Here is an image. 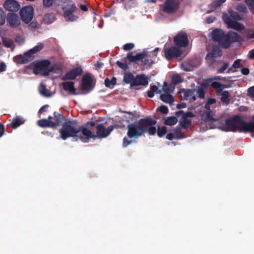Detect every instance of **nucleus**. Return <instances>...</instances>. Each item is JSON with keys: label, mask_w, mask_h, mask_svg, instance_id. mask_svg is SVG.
I'll return each mask as SVG.
<instances>
[{"label": "nucleus", "mask_w": 254, "mask_h": 254, "mask_svg": "<svg viewBox=\"0 0 254 254\" xmlns=\"http://www.w3.org/2000/svg\"><path fill=\"white\" fill-rule=\"evenodd\" d=\"M157 121L150 117L141 119L137 122L129 124L127 126V136L123 138L122 146L127 147L135 142V139L148 133L154 135L156 133L155 125Z\"/></svg>", "instance_id": "nucleus-1"}, {"label": "nucleus", "mask_w": 254, "mask_h": 254, "mask_svg": "<svg viewBox=\"0 0 254 254\" xmlns=\"http://www.w3.org/2000/svg\"><path fill=\"white\" fill-rule=\"evenodd\" d=\"M224 127L226 131L236 132L239 129L240 132H253L250 121L245 122L239 115L226 120Z\"/></svg>", "instance_id": "nucleus-2"}, {"label": "nucleus", "mask_w": 254, "mask_h": 254, "mask_svg": "<svg viewBox=\"0 0 254 254\" xmlns=\"http://www.w3.org/2000/svg\"><path fill=\"white\" fill-rule=\"evenodd\" d=\"M62 9L66 21L73 22L78 18L77 16L74 14L77 8L75 3L71 0H64L62 4Z\"/></svg>", "instance_id": "nucleus-3"}, {"label": "nucleus", "mask_w": 254, "mask_h": 254, "mask_svg": "<svg viewBox=\"0 0 254 254\" xmlns=\"http://www.w3.org/2000/svg\"><path fill=\"white\" fill-rule=\"evenodd\" d=\"M76 124V121L68 120L64 123L62 127L59 130L61 137L63 140L69 137H75L78 135L77 128L73 125Z\"/></svg>", "instance_id": "nucleus-4"}, {"label": "nucleus", "mask_w": 254, "mask_h": 254, "mask_svg": "<svg viewBox=\"0 0 254 254\" xmlns=\"http://www.w3.org/2000/svg\"><path fill=\"white\" fill-rule=\"evenodd\" d=\"M51 62L48 60H44L36 63H31L33 65V71L35 74L41 73L42 75L47 76L55 69V65L50 66Z\"/></svg>", "instance_id": "nucleus-5"}, {"label": "nucleus", "mask_w": 254, "mask_h": 254, "mask_svg": "<svg viewBox=\"0 0 254 254\" xmlns=\"http://www.w3.org/2000/svg\"><path fill=\"white\" fill-rule=\"evenodd\" d=\"M180 2L179 0H165L163 6L162 11L168 14L175 13L179 8Z\"/></svg>", "instance_id": "nucleus-6"}, {"label": "nucleus", "mask_w": 254, "mask_h": 254, "mask_svg": "<svg viewBox=\"0 0 254 254\" xmlns=\"http://www.w3.org/2000/svg\"><path fill=\"white\" fill-rule=\"evenodd\" d=\"M243 41V37L234 31H229L226 33L225 41L223 43V48L228 49L232 43L240 42Z\"/></svg>", "instance_id": "nucleus-7"}, {"label": "nucleus", "mask_w": 254, "mask_h": 254, "mask_svg": "<svg viewBox=\"0 0 254 254\" xmlns=\"http://www.w3.org/2000/svg\"><path fill=\"white\" fill-rule=\"evenodd\" d=\"M164 53L166 59L170 61L180 57L182 54V51L180 48L175 45L164 48Z\"/></svg>", "instance_id": "nucleus-8"}, {"label": "nucleus", "mask_w": 254, "mask_h": 254, "mask_svg": "<svg viewBox=\"0 0 254 254\" xmlns=\"http://www.w3.org/2000/svg\"><path fill=\"white\" fill-rule=\"evenodd\" d=\"M78 137L82 142H87L90 138H95L94 135L90 129H88L85 126H82L77 128Z\"/></svg>", "instance_id": "nucleus-9"}, {"label": "nucleus", "mask_w": 254, "mask_h": 254, "mask_svg": "<svg viewBox=\"0 0 254 254\" xmlns=\"http://www.w3.org/2000/svg\"><path fill=\"white\" fill-rule=\"evenodd\" d=\"M210 35L213 41L217 42L221 47L223 48V43L226 35L224 30L216 28L210 32Z\"/></svg>", "instance_id": "nucleus-10"}, {"label": "nucleus", "mask_w": 254, "mask_h": 254, "mask_svg": "<svg viewBox=\"0 0 254 254\" xmlns=\"http://www.w3.org/2000/svg\"><path fill=\"white\" fill-rule=\"evenodd\" d=\"M175 45L179 48H184L188 46L189 39L187 34L185 31L178 32L174 38Z\"/></svg>", "instance_id": "nucleus-11"}, {"label": "nucleus", "mask_w": 254, "mask_h": 254, "mask_svg": "<svg viewBox=\"0 0 254 254\" xmlns=\"http://www.w3.org/2000/svg\"><path fill=\"white\" fill-rule=\"evenodd\" d=\"M34 9L31 6L22 7L20 11V15L22 21L26 24L29 23L33 19Z\"/></svg>", "instance_id": "nucleus-12"}, {"label": "nucleus", "mask_w": 254, "mask_h": 254, "mask_svg": "<svg viewBox=\"0 0 254 254\" xmlns=\"http://www.w3.org/2000/svg\"><path fill=\"white\" fill-rule=\"evenodd\" d=\"M224 23L227 24L228 28L233 29L236 31H242L244 30V25L236 21L233 20L232 18L228 15L223 16Z\"/></svg>", "instance_id": "nucleus-13"}, {"label": "nucleus", "mask_w": 254, "mask_h": 254, "mask_svg": "<svg viewBox=\"0 0 254 254\" xmlns=\"http://www.w3.org/2000/svg\"><path fill=\"white\" fill-rule=\"evenodd\" d=\"M7 25L11 28H18L21 24V19L18 14L9 12L6 15Z\"/></svg>", "instance_id": "nucleus-14"}, {"label": "nucleus", "mask_w": 254, "mask_h": 254, "mask_svg": "<svg viewBox=\"0 0 254 254\" xmlns=\"http://www.w3.org/2000/svg\"><path fill=\"white\" fill-rule=\"evenodd\" d=\"M96 137L105 138L107 137L112 131L114 128V126H110L108 128H106L103 124H100L96 126Z\"/></svg>", "instance_id": "nucleus-15"}, {"label": "nucleus", "mask_w": 254, "mask_h": 254, "mask_svg": "<svg viewBox=\"0 0 254 254\" xmlns=\"http://www.w3.org/2000/svg\"><path fill=\"white\" fill-rule=\"evenodd\" d=\"M83 73V70L80 66L73 68L68 71L61 79L63 81L67 80H74L77 76H80Z\"/></svg>", "instance_id": "nucleus-16"}, {"label": "nucleus", "mask_w": 254, "mask_h": 254, "mask_svg": "<svg viewBox=\"0 0 254 254\" xmlns=\"http://www.w3.org/2000/svg\"><path fill=\"white\" fill-rule=\"evenodd\" d=\"M92 78L89 73L84 74L81 80V89L83 91L89 90L92 89Z\"/></svg>", "instance_id": "nucleus-17"}, {"label": "nucleus", "mask_w": 254, "mask_h": 254, "mask_svg": "<svg viewBox=\"0 0 254 254\" xmlns=\"http://www.w3.org/2000/svg\"><path fill=\"white\" fill-rule=\"evenodd\" d=\"M65 120L64 116L57 112L53 114V117H52L50 121L51 123L52 128H56L60 126L63 122Z\"/></svg>", "instance_id": "nucleus-18"}, {"label": "nucleus", "mask_w": 254, "mask_h": 254, "mask_svg": "<svg viewBox=\"0 0 254 254\" xmlns=\"http://www.w3.org/2000/svg\"><path fill=\"white\" fill-rule=\"evenodd\" d=\"M147 56V54L145 52L139 53L137 54L135 56L132 55V53L130 52L127 54L126 59H127L129 64L130 63H137L139 61H141L144 59Z\"/></svg>", "instance_id": "nucleus-19"}, {"label": "nucleus", "mask_w": 254, "mask_h": 254, "mask_svg": "<svg viewBox=\"0 0 254 254\" xmlns=\"http://www.w3.org/2000/svg\"><path fill=\"white\" fill-rule=\"evenodd\" d=\"M34 56L32 55L29 51L25 52L23 55L17 56L15 58L16 62L18 64H24L32 61Z\"/></svg>", "instance_id": "nucleus-20"}, {"label": "nucleus", "mask_w": 254, "mask_h": 254, "mask_svg": "<svg viewBox=\"0 0 254 254\" xmlns=\"http://www.w3.org/2000/svg\"><path fill=\"white\" fill-rule=\"evenodd\" d=\"M4 8L9 11H17L20 8V5L15 0H6L4 3Z\"/></svg>", "instance_id": "nucleus-21"}, {"label": "nucleus", "mask_w": 254, "mask_h": 254, "mask_svg": "<svg viewBox=\"0 0 254 254\" xmlns=\"http://www.w3.org/2000/svg\"><path fill=\"white\" fill-rule=\"evenodd\" d=\"M148 84V78L144 74H137L135 76L132 87L139 85L146 86Z\"/></svg>", "instance_id": "nucleus-22"}, {"label": "nucleus", "mask_w": 254, "mask_h": 254, "mask_svg": "<svg viewBox=\"0 0 254 254\" xmlns=\"http://www.w3.org/2000/svg\"><path fill=\"white\" fill-rule=\"evenodd\" d=\"M62 84L63 85V89L65 91H68L70 93L73 95L78 94V93H77L76 91V90L74 86V82L73 81L64 82H63Z\"/></svg>", "instance_id": "nucleus-23"}, {"label": "nucleus", "mask_w": 254, "mask_h": 254, "mask_svg": "<svg viewBox=\"0 0 254 254\" xmlns=\"http://www.w3.org/2000/svg\"><path fill=\"white\" fill-rule=\"evenodd\" d=\"M25 121V120L22 117L19 116H16L12 120L10 126L13 129H16L20 125L23 124Z\"/></svg>", "instance_id": "nucleus-24"}, {"label": "nucleus", "mask_w": 254, "mask_h": 254, "mask_svg": "<svg viewBox=\"0 0 254 254\" xmlns=\"http://www.w3.org/2000/svg\"><path fill=\"white\" fill-rule=\"evenodd\" d=\"M222 55V51L218 48H213L211 52L208 53L206 56V60H210L215 57H219Z\"/></svg>", "instance_id": "nucleus-25"}, {"label": "nucleus", "mask_w": 254, "mask_h": 254, "mask_svg": "<svg viewBox=\"0 0 254 254\" xmlns=\"http://www.w3.org/2000/svg\"><path fill=\"white\" fill-rule=\"evenodd\" d=\"M194 92V90L192 89H181L179 93L181 94V96L182 98V100H189L191 96H192V93Z\"/></svg>", "instance_id": "nucleus-26"}, {"label": "nucleus", "mask_w": 254, "mask_h": 254, "mask_svg": "<svg viewBox=\"0 0 254 254\" xmlns=\"http://www.w3.org/2000/svg\"><path fill=\"white\" fill-rule=\"evenodd\" d=\"M134 78L135 76L131 72L127 71L124 75L123 81L126 83L130 84L131 87H132Z\"/></svg>", "instance_id": "nucleus-27"}, {"label": "nucleus", "mask_w": 254, "mask_h": 254, "mask_svg": "<svg viewBox=\"0 0 254 254\" xmlns=\"http://www.w3.org/2000/svg\"><path fill=\"white\" fill-rule=\"evenodd\" d=\"M216 81H212L210 78L207 79L204 82L200 84V88L202 89H207L208 87H211L216 90Z\"/></svg>", "instance_id": "nucleus-28"}, {"label": "nucleus", "mask_w": 254, "mask_h": 254, "mask_svg": "<svg viewBox=\"0 0 254 254\" xmlns=\"http://www.w3.org/2000/svg\"><path fill=\"white\" fill-rule=\"evenodd\" d=\"M52 116H49L48 119H40L38 121V125L41 127H52L50 119Z\"/></svg>", "instance_id": "nucleus-29"}, {"label": "nucleus", "mask_w": 254, "mask_h": 254, "mask_svg": "<svg viewBox=\"0 0 254 254\" xmlns=\"http://www.w3.org/2000/svg\"><path fill=\"white\" fill-rule=\"evenodd\" d=\"M219 95L221 96L220 98L221 102L227 105H228L230 101L231 95L230 93L228 91H224L220 93Z\"/></svg>", "instance_id": "nucleus-30"}, {"label": "nucleus", "mask_w": 254, "mask_h": 254, "mask_svg": "<svg viewBox=\"0 0 254 254\" xmlns=\"http://www.w3.org/2000/svg\"><path fill=\"white\" fill-rule=\"evenodd\" d=\"M214 113L212 111H209L207 112L205 115L202 116L203 121L205 122H209L211 121L216 122L218 121V119L213 118Z\"/></svg>", "instance_id": "nucleus-31"}, {"label": "nucleus", "mask_w": 254, "mask_h": 254, "mask_svg": "<svg viewBox=\"0 0 254 254\" xmlns=\"http://www.w3.org/2000/svg\"><path fill=\"white\" fill-rule=\"evenodd\" d=\"M160 99L164 103L172 104L174 102V99L170 94H162L160 95Z\"/></svg>", "instance_id": "nucleus-32"}, {"label": "nucleus", "mask_w": 254, "mask_h": 254, "mask_svg": "<svg viewBox=\"0 0 254 254\" xmlns=\"http://www.w3.org/2000/svg\"><path fill=\"white\" fill-rule=\"evenodd\" d=\"M55 15L53 13H48L45 14L44 16L43 21L47 24L53 23L55 20Z\"/></svg>", "instance_id": "nucleus-33"}, {"label": "nucleus", "mask_w": 254, "mask_h": 254, "mask_svg": "<svg viewBox=\"0 0 254 254\" xmlns=\"http://www.w3.org/2000/svg\"><path fill=\"white\" fill-rule=\"evenodd\" d=\"M231 85L229 84H221L220 82H216V92L217 95H219L221 93L223 89L225 88H228L231 87Z\"/></svg>", "instance_id": "nucleus-34"}, {"label": "nucleus", "mask_w": 254, "mask_h": 254, "mask_svg": "<svg viewBox=\"0 0 254 254\" xmlns=\"http://www.w3.org/2000/svg\"><path fill=\"white\" fill-rule=\"evenodd\" d=\"M39 90L40 94L43 96L49 97L52 95L50 91L47 89L45 85L44 84H41Z\"/></svg>", "instance_id": "nucleus-35"}, {"label": "nucleus", "mask_w": 254, "mask_h": 254, "mask_svg": "<svg viewBox=\"0 0 254 254\" xmlns=\"http://www.w3.org/2000/svg\"><path fill=\"white\" fill-rule=\"evenodd\" d=\"M121 112L128 114V116H127V117L126 116H123L124 119L127 122L132 121L135 117V111L132 112L130 111H121Z\"/></svg>", "instance_id": "nucleus-36"}, {"label": "nucleus", "mask_w": 254, "mask_h": 254, "mask_svg": "<svg viewBox=\"0 0 254 254\" xmlns=\"http://www.w3.org/2000/svg\"><path fill=\"white\" fill-rule=\"evenodd\" d=\"M176 115L178 117L182 115V118L184 119H187V118L188 117L192 118L194 116V114L191 112H184L182 110L177 111Z\"/></svg>", "instance_id": "nucleus-37"}, {"label": "nucleus", "mask_w": 254, "mask_h": 254, "mask_svg": "<svg viewBox=\"0 0 254 254\" xmlns=\"http://www.w3.org/2000/svg\"><path fill=\"white\" fill-rule=\"evenodd\" d=\"M178 119L176 117L172 116L166 118L164 124L167 126H173L177 124Z\"/></svg>", "instance_id": "nucleus-38"}, {"label": "nucleus", "mask_w": 254, "mask_h": 254, "mask_svg": "<svg viewBox=\"0 0 254 254\" xmlns=\"http://www.w3.org/2000/svg\"><path fill=\"white\" fill-rule=\"evenodd\" d=\"M2 42L4 47L6 48H10L14 44L13 41L12 39L6 37L2 38Z\"/></svg>", "instance_id": "nucleus-39"}, {"label": "nucleus", "mask_w": 254, "mask_h": 254, "mask_svg": "<svg viewBox=\"0 0 254 254\" xmlns=\"http://www.w3.org/2000/svg\"><path fill=\"white\" fill-rule=\"evenodd\" d=\"M154 92L160 93L161 91H158V87L156 85H152L150 86V90H148L147 92V96L149 98H152L154 96Z\"/></svg>", "instance_id": "nucleus-40"}, {"label": "nucleus", "mask_w": 254, "mask_h": 254, "mask_svg": "<svg viewBox=\"0 0 254 254\" xmlns=\"http://www.w3.org/2000/svg\"><path fill=\"white\" fill-rule=\"evenodd\" d=\"M174 89V88L171 85L168 84L166 82H164L163 90L165 94H170L171 93L173 92Z\"/></svg>", "instance_id": "nucleus-41"}, {"label": "nucleus", "mask_w": 254, "mask_h": 254, "mask_svg": "<svg viewBox=\"0 0 254 254\" xmlns=\"http://www.w3.org/2000/svg\"><path fill=\"white\" fill-rule=\"evenodd\" d=\"M117 78L113 77L111 79L106 78L105 79V85L107 87L110 88L111 85H115L116 84Z\"/></svg>", "instance_id": "nucleus-42"}, {"label": "nucleus", "mask_w": 254, "mask_h": 254, "mask_svg": "<svg viewBox=\"0 0 254 254\" xmlns=\"http://www.w3.org/2000/svg\"><path fill=\"white\" fill-rule=\"evenodd\" d=\"M191 123V120L183 119V120L180 121L179 125L183 128L187 129L190 126Z\"/></svg>", "instance_id": "nucleus-43"}, {"label": "nucleus", "mask_w": 254, "mask_h": 254, "mask_svg": "<svg viewBox=\"0 0 254 254\" xmlns=\"http://www.w3.org/2000/svg\"><path fill=\"white\" fill-rule=\"evenodd\" d=\"M156 132L159 137H162L167 132V127L165 126L162 127H158L157 129H156Z\"/></svg>", "instance_id": "nucleus-44"}, {"label": "nucleus", "mask_w": 254, "mask_h": 254, "mask_svg": "<svg viewBox=\"0 0 254 254\" xmlns=\"http://www.w3.org/2000/svg\"><path fill=\"white\" fill-rule=\"evenodd\" d=\"M44 47V45L42 43H40L36 46H35L34 47H33L32 49H30L28 51L32 54V55H33L34 54L39 52L41 51Z\"/></svg>", "instance_id": "nucleus-45"}, {"label": "nucleus", "mask_w": 254, "mask_h": 254, "mask_svg": "<svg viewBox=\"0 0 254 254\" xmlns=\"http://www.w3.org/2000/svg\"><path fill=\"white\" fill-rule=\"evenodd\" d=\"M173 130L176 135V139H180L183 138L182 130L180 127H177Z\"/></svg>", "instance_id": "nucleus-46"}, {"label": "nucleus", "mask_w": 254, "mask_h": 254, "mask_svg": "<svg viewBox=\"0 0 254 254\" xmlns=\"http://www.w3.org/2000/svg\"><path fill=\"white\" fill-rule=\"evenodd\" d=\"M6 14L3 9L0 8V25H2L5 22Z\"/></svg>", "instance_id": "nucleus-47"}, {"label": "nucleus", "mask_w": 254, "mask_h": 254, "mask_svg": "<svg viewBox=\"0 0 254 254\" xmlns=\"http://www.w3.org/2000/svg\"><path fill=\"white\" fill-rule=\"evenodd\" d=\"M117 65L121 69L124 70H127L129 68V67L127 63V62L125 61V63H123L119 61L116 62Z\"/></svg>", "instance_id": "nucleus-48"}, {"label": "nucleus", "mask_w": 254, "mask_h": 254, "mask_svg": "<svg viewBox=\"0 0 254 254\" xmlns=\"http://www.w3.org/2000/svg\"><path fill=\"white\" fill-rule=\"evenodd\" d=\"M226 0H215L212 3V7L216 8L221 6Z\"/></svg>", "instance_id": "nucleus-49"}, {"label": "nucleus", "mask_w": 254, "mask_h": 254, "mask_svg": "<svg viewBox=\"0 0 254 254\" xmlns=\"http://www.w3.org/2000/svg\"><path fill=\"white\" fill-rule=\"evenodd\" d=\"M172 81L174 84H177L182 82L181 76L178 74L172 76Z\"/></svg>", "instance_id": "nucleus-50"}, {"label": "nucleus", "mask_w": 254, "mask_h": 254, "mask_svg": "<svg viewBox=\"0 0 254 254\" xmlns=\"http://www.w3.org/2000/svg\"><path fill=\"white\" fill-rule=\"evenodd\" d=\"M157 111H159L162 114H166L168 113L169 110L167 106L165 105H162L157 109Z\"/></svg>", "instance_id": "nucleus-51"}, {"label": "nucleus", "mask_w": 254, "mask_h": 254, "mask_svg": "<svg viewBox=\"0 0 254 254\" xmlns=\"http://www.w3.org/2000/svg\"><path fill=\"white\" fill-rule=\"evenodd\" d=\"M197 92L200 99H203L205 98V91L202 88L199 87L197 89Z\"/></svg>", "instance_id": "nucleus-52"}, {"label": "nucleus", "mask_w": 254, "mask_h": 254, "mask_svg": "<svg viewBox=\"0 0 254 254\" xmlns=\"http://www.w3.org/2000/svg\"><path fill=\"white\" fill-rule=\"evenodd\" d=\"M134 47V45L133 43H129L125 44L123 46V49L125 51H129L132 50Z\"/></svg>", "instance_id": "nucleus-53"}, {"label": "nucleus", "mask_w": 254, "mask_h": 254, "mask_svg": "<svg viewBox=\"0 0 254 254\" xmlns=\"http://www.w3.org/2000/svg\"><path fill=\"white\" fill-rule=\"evenodd\" d=\"M228 66V63H224L223 65L217 70V73H223L224 71L227 68Z\"/></svg>", "instance_id": "nucleus-54"}, {"label": "nucleus", "mask_w": 254, "mask_h": 254, "mask_svg": "<svg viewBox=\"0 0 254 254\" xmlns=\"http://www.w3.org/2000/svg\"><path fill=\"white\" fill-rule=\"evenodd\" d=\"M241 60L237 59L235 60L232 65V67L234 68H239L243 66V64L241 63Z\"/></svg>", "instance_id": "nucleus-55"}, {"label": "nucleus", "mask_w": 254, "mask_h": 254, "mask_svg": "<svg viewBox=\"0 0 254 254\" xmlns=\"http://www.w3.org/2000/svg\"><path fill=\"white\" fill-rule=\"evenodd\" d=\"M54 0H43V3L46 7H51L53 4Z\"/></svg>", "instance_id": "nucleus-56"}, {"label": "nucleus", "mask_w": 254, "mask_h": 254, "mask_svg": "<svg viewBox=\"0 0 254 254\" xmlns=\"http://www.w3.org/2000/svg\"><path fill=\"white\" fill-rule=\"evenodd\" d=\"M141 61L143 63V65H148L149 66H151L152 65L154 62L152 60H149L148 59H142L141 60Z\"/></svg>", "instance_id": "nucleus-57"}, {"label": "nucleus", "mask_w": 254, "mask_h": 254, "mask_svg": "<svg viewBox=\"0 0 254 254\" xmlns=\"http://www.w3.org/2000/svg\"><path fill=\"white\" fill-rule=\"evenodd\" d=\"M248 95L252 98H254V86L249 88Z\"/></svg>", "instance_id": "nucleus-58"}, {"label": "nucleus", "mask_w": 254, "mask_h": 254, "mask_svg": "<svg viewBox=\"0 0 254 254\" xmlns=\"http://www.w3.org/2000/svg\"><path fill=\"white\" fill-rule=\"evenodd\" d=\"M29 27L31 29H37L38 28V24L36 21H33L29 24Z\"/></svg>", "instance_id": "nucleus-59"}, {"label": "nucleus", "mask_w": 254, "mask_h": 254, "mask_svg": "<svg viewBox=\"0 0 254 254\" xmlns=\"http://www.w3.org/2000/svg\"><path fill=\"white\" fill-rule=\"evenodd\" d=\"M215 19L216 18L215 17L212 16H209L206 18V21L207 23H211L213 22Z\"/></svg>", "instance_id": "nucleus-60"}, {"label": "nucleus", "mask_w": 254, "mask_h": 254, "mask_svg": "<svg viewBox=\"0 0 254 254\" xmlns=\"http://www.w3.org/2000/svg\"><path fill=\"white\" fill-rule=\"evenodd\" d=\"M237 9L242 12H245L247 10V7L244 4L239 5Z\"/></svg>", "instance_id": "nucleus-61"}, {"label": "nucleus", "mask_w": 254, "mask_h": 254, "mask_svg": "<svg viewBox=\"0 0 254 254\" xmlns=\"http://www.w3.org/2000/svg\"><path fill=\"white\" fill-rule=\"evenodd\" d=\"M166 138L169 140H172L174 138H176V136L173 133H168L166 135Z\"/></svg>", "instance_id": "nucleus-62"}, {"label": "nucleus", "mask_w": 254, "mask_h": 254, "mask_svg": "<svg viewBox=\"0 0 254 254\" xmlns=\"http://www.w3.org/2000/svg\"><path fill=\"white\" fill-rule=\"evenodd\" d=\"M246 37L248 39L254 38V31H249L246 35Z\"/></svg>", "instance_id": "nucleus-63"}, {"label": "nucleus", "mask_w": 254, "mask_h": 254, "mask_svg": "<svg viewBox=\"0 0 254 254\" xmlns=\"http://www.w3.org/2000/svg\"><path fill=\"white\" fill-rule=\"evenodd\" d=\"M250 119H251V121H250L251 125L252 127V132H254V115L250 116Z\"/></svg>", "instance_id": "nucleus-64"}]
</instances>
